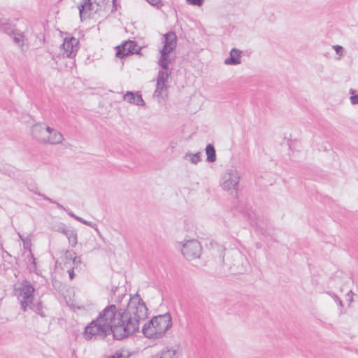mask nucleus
I'll list each match as a JSON object with an SVG mask.
<instances>
[{
  "instance_id": "obj_1",
  "label": "nucleus",
  "mask_w": 358,
  "mask_h": 358,
  "mask_svg": "<svg viewBox=\"0 0 358 358\" xmlns=\"http://www.w3.org/2000/svg\"><path fill=\"white\" fill-rule=\"evenodd\" d=\"M148 308L138 294L130 297L125 309L115 305L106 306L99 316L88 324L83 332L86 340H103L113 335L122 340L138 331L140 322L147 317Z\"/></svg>"
},
{
  "instance_id": "obj_2",
  "label": "nucleus",
  "mask_w": 358,
  "mask_h": 358,
  "mask_svg": "<svg viewBox=\"0 0 358 358\" xmlns=\"http://www.w3.org/2000/svg\"><path fill=\"white\" fill-rule=\"evenodd\" d=\"M227 264L229 269L234 273H242L247 271L248 262L246 257L238 250H232L228 252Z\"/></svg>"
},
{
  "instance_id": "obj_3",
  "label": "nucleus",
  "mask_w": 358,
  "mask_h": 358,
  "mask_svg": "<svg viewBox=\"0 0 358 358\" xmlns=\"http://www.w3.org/2000/svg\"><path fill=\"white\" fill-rule=\"evenodd\" d=\"M240 178V174L236 169H228L222 176L220 186L223 190L227 191L231 194H233L234 192H236L238 188Z\"/></svg>"
},
{
  "instance_id": "obj_4",
  "label": "nucleus",
  "mask_w": 358,
  "mask_h": 358,
  "mask_svg": "<svg viewBox=\"0 0 358 358\" xmlns=\"http://www.w3.org/2000/svg\"><path fill=\"white\" fill-rule=\"evenodd\" d=\"M19 290L18 299L20 301L21 307L24 311H27L29 303L34 301L35 289L29 282L24 281L20 285Z\"/></svg>"
},
{
  "instance_id": "obj_5",
  "label": "nucleus",
  "mask_w": 358,
  "mask_h": 358,
  "mask_svg": "<svg viewBox=\"0 0 358 358\" xmlns=\"http://www.w3.org/2000/svg\"><path fill=\"white\" fill-rule=\"evenodd\" d=\"M0 31L11 36L13 42L23 50V46L27 40L22 31L6 21L0 22Z\"/></svg>"
},
{
  "instance_id": "obj_6",
  "label": "nucleus",
  "mask_w": 358,
  "mask_h": 358,
  "mask_svg": "<svg viewBox=\"0 0 358 358\" xmlns=\"http://www.w3.org/2000/svg\"><path fill=\"white\" fill-rule=\"evenodd\" d=\"M201 250L202 248L200 243L195 239L186 241L182 245V248L181 249L182 255L188 260L199 257Z\"/></svg>"
},
{
  "instance_id": "obj_7",
  "label": "nucleus",
  "mask_w": 358,
  "mask_h": 358,
  "mask_svg": "<svg viewBox=\"0 0 358 358\" xmlns=\"http://www.w3.org/2000/svg\"><path fill=\"white\" fill-rule=\"evenodd\" d=\"M152 320L158 327V336H164L166 332L172 327L171 316L169 313L153 317Z\"/></svg>"
},
{
  "instance_id": "obj_8",
  "label": "nucleus",
  "mask_w": 358,
  "mask_h": 358,
  "mask_svg": "<svg viewBox=\"0 0 358 358\" xmlns=\"http://www.w3.org/2000/svg\"><path fill=\"white\" fill-rule=\"evenodd\" d=\"M140 50L141 48L135 41L129 40L116 47V55L120 58H124L129 55L137 54Z\"/></svg>"
},
{
  "instance_id": "obj_9",
  "label": "nucleus",
  "mask_w": 358,
  "mask_h": 358,
  "mask_svg": "<svg viewBox=\"0 0 358 358\" xmlns=\"http://www.w3.org/2000/svg\"><path fill=\"white\" fill-rule=\"evenodd\" d=\"M79 41L74 37L66 38L62 45V56L64 57L73 58L76 55L78 50Z\"/></svg>"
},
{
  "instance_id": "obj_10",
  "label": "nucleus",
  "mask_w": 358,
  "mask_h": 358,
  "mask_svg": "<svg viewBox=\"0 0 358 358\" xmlns=\"http://www.w3.org/2000/svg\"><path fill=\"white\" fill-rule=\"evenodd\" d=\"M47 136L43 142L44 144H59L62 143L64 139L63 135L59 131L50 127H47Z\"/></svg>"
},
{
  "instance_id": "obj_11",
  "label": "nucleus",
  "mask_w": 358,
  "mask_h": 358,
  "mask_svg": "<svg viewBox=\"0 0 358 358\" xmlns=\"http://www.w3.org/2000/svg\"><path fill=\"white\" fill-rule=\"evenodd\" d=\"M47 127L48 126L44 123H38L34 124L31 128V134L33 137L38 141L43 143L48 133Z\"/></svg>"
},
{
  "instance_id": "obj_12",
  "label": "nucleus",
  "mask_w": 358,
  "mask_h": 358,
  "mask_svg": "<svg viewBox=\"0 0 358 358\" xmlns=\"http://www.w3.org/2000/svg\"><path fill=\"white\" fill-rule=\"evenodd\" d=\"M142 332L148 338L157 339L162 337L158 336V327L152 319L143 326Z\"/></svg>"
},
{
  "instance_id": "obj_13",
  "label": "nucleus",
  "mask_w": 358,
  "mask_h": 358,
  "mask_svg": "<svg viewBox=\"0 0 358 358\" xmlns=\"http://www.w3.org/2000/svg\"><path fill=\"white\" fill-rule=\"evenodd\" d=\"M123 100L129 103L136 104L137 106H143L145 105V101L139 92L134 93L130 91L127 92L123 96Z\"/></svg>"
},
{
  "instance_id": "obj_14",
  "label": "nucleus",
  "mask_w": 358,
  "mask_h": 358,
  "mask_svg": "<svg viewBox=\"0 0 358 358\" xmlns=\"http://www.w3.org/2000/svg\"><path fill=\"white\" fill-rule=\"evenodd\" d=\"M164 45L162 49L173 51L176 47V35L174 32H168L164 35Z\"/></svg>"
},
{
  "instance_id": "obj_15",
  "label": "nucleus",
  "mask_w": 358,
  "mask_h": 358,
  "mask_svg": "<svg viewBox=\"0 0 358 358\" xmlns=\"http://www.w3.org/2000/svg\"><path fill=\"white\" fill-rule=\"evenodd\" d=\"M241 51L236 48H232L229 53V57L224 59L226 65H238L241 62Z\"/></svg>"
},
{
  "instance_id": "obj_16",
  "label": "nucleus",
  "mask_w": 358,
  "mask_h": 358,
  "mask_svg": "<svg viewBox=\"0 0 358 358\" xmlns=\"http://www.w3.org/2000/svg\"><path fill=\"white\" fill-rule=\"evenodd\" d=\"M171 51L162 49L160 50V58L159 59V66L164 69H169V65L171 62V59L169 58V55Z\"/></svg>"
},
{
  "instance_id": "obj_17",
  "label": "nucleus",
  "mask_w": 358,
  "mask_h": 358,
  "mask_svg": "<svg viewBox=\"0 0 358 358\" xmlns=\"http://www.w3.org/2000/svg\"><path fill=\"white\" fill-rule=\"evenodd\" d=\"M176 354L173 348H164L162 351L157 353L152 358H173Z\"/></svg>"
},
{
  "instance_id": "obj_18",
  "label": "nucleus",
  "mask_w": 358,
  "mask_h": 358,
  "mask_svg": "<svg viewBox=\"0 0 358 358\" xmlns=\"http://www.w3.org/2000/svg\"><path fill=\"white\" fill-rule=\"evenodd\" d=\"M167 91V83L157 82V88L154 92V96L158 98L164 99V93Z\"/></svg>"
},
{
  "instance_id": "obj_19",
  "label": "nucleus",
  "mask_w": 358,
  "mask_h": 358,
  "mask_svg": "<svg viewBox=\"0 0 358 358\" xmlns=\"http://www.w3.org/2000/svg\"><path fill=\"white\" fill-rule=\"evenodd\" d=\"M206 153L207 156V161L209 162H214L216 161V151L215 147L212 144H208L206 147Z\"/></svg>"
},
{
  "instance_id": "obj_20",
  "label": "nucleus",
  "mask_w": 358,
  "mask_h": 358,
  "mask_svg": "<svg viewBox=\"0 0 358 358\" xmlns=\"http://www.w3.org/2000/svg\"><path fill=\"white\" fill-rule=\"evenodd\" d=\"M28 309L32 310L36 313H37L38 315H41L43 317H45L46 315L45 311L43 310L41 302H37L34 303L33 301L31 303H29Z\"/></svg>"
},
{
  "instance_id": "obj_21",
  "label": "nucleus",
  "mask_w": 358,
  "mask_h": 358,
  "mask_svg": "<svg viewBox=\"0 0 358 358\" xmlns=\"http://www.w3.org/2000/svg\"><path fill=\"white\" fill-rule=\"evenodd\" d=\"M201 153L198 152L195 154L187 152L185 154L184 158L187 160L190 161L194 164H197L201 160Z\"/></svg>"
},
{
  "instance_id": "obj_22",
  "label": "nucleus",
  "mask_w": 358,
  "mask_h": 358,
  "mask_svg": "<svg viewBox=\"0 0 358 358\" xmlns=\"http://www.w3.org/2000/svg\"><path fill=\"white\" fill-rule=\"evenodd\" d=\"M66 238H68L69 244L72 247H75L78 243L77 232L74 229H71V231L67 233Z\"/></svg>"
},
{
  "instance_id": "obj_23",
  "label": "nucleus",
  "mask_w": 358,
  "mask_h": 358,
  "mask_svg": "<svg viewBox=\"0 0 358 358\" xmlns=\"http://www.w3.org/2000/svg\"><path fill=\"white\" fill-rule=\"evenodd\" d=\"M171 74V71L169 69L164 70L162 69L158 72L157 82L166 83H167L168 78Z\"/></svg>"
},
{
  "instance_id": "obj_24",
  "label": "nucleus",
  "mask_w": 358,
  "mask_h": 358,
  "mask_svg": "<svg viewBox=\"0 0 358 358\" xmlns=\"http://www.w3.org/2000/svg\"><path fill=\"white\" fill-rule=\"evenodd\" d=\"M243 214L251 221L252 224L255 223V220L257 217L256 213L252 210L250 208L246 206L243 210Z\"/></svg>"
},
{
  "instance_id": "obj_25",
  "label": "nucleus",
  "mask_w": 358,
  "mask_h": 358,
  "mask_svg": "<svg viewBox=\"0 0 358 358\" xmlns=\"http://www.w3.org/2000/svg\"><path fill=\"white\" fill-rule=\"evenodd\" d=\"M129 353L127 350H117L114 355L110 356L108 358H129Z\"/></svg>"
},
{
  "instance_id": "obj_26",
  "label": "nucleus",
  "mask_w": 358,
  "mask_h": 358,
  "mask_svg": "<svg viewBox=\"0 0 358 358\" xmlns=\"http://www.w3.org/2000/svg\"><path fill=\"white\" fill-rule=\"evenodd\" d=\"M350 94H351L350 97V102L352 105L358 104V94L355 93V90L350 89Z\"/></svg>"
},
{
  "instance_id": "obj_27",
  "label": "nucleus",
  "mask_w": 358,
  "mask_h": 358,
  "mask_svg": "<svg viewBox=\"0 0 358 358\" xmlns=\"http://www.w3.org/2000/svg\"><path fill=\"white\" fill-rule=\"evenodd\" d=\"M78 222L87 225V226H89L93 229H94L96 230V231L99 234V229L97 227V225L96 223H94L92 222H90V221H87L84 219H83L82 217H80V220H79Z\"/></svg>"
},
{
  "instance_id": "obj_28",
  "label": "nucleus",
  "mask_w": 358,
  "mask_h": 358,
  "mask_svg": "<svg viewBox=\"0 0 358 358\" xmlns=\"http://www.w3.org/2000/svg\"><path fill=\"white\" fill-rule=\"evenodd\" d=\"M333 49L335 50L336 53L339 55L338 59H340L341 57L343 55V48L341 45H333Z\"/></svg>"
},
{
  "instance_id": "obj_29",
  "label": "nucleus",
  "mask_w": 358,
  "mask_h": 358,
  "mask_svg": "<svg viewBox=\"0 0 358 358\" xmlns=\"http://www.w3.org/2000/svg\"><path fill=\"white\" fill-rule=\"evenodd\" d=\"M189 5L201 6L203 5L204 0H186Z\"/></svg>"
},
{
  "instance_id": "obj_30",
  "label": "nucleus",
  "mask_w": 358,
  "mask_h": 358,
  "mask_svg": "<svg viewBox=\"0 0 358 358\" xmlns=\"http://www.w3.org/2000/svg\"><path fill=\"white\" fill-rule=\"evenodd\" d=\"M64 223L55 224H53L51 228L53 231L59 232L61 231L62 227L64 226Z\"/></svg>"
},
{
  "instance_id": "obj_31",
  "label": "nucleus",
  "mask_w": 358,
  "mask_h": 358,
  "mask_svg": "<svg viewBox=\"0 0 358 358\" xmlns=\"http://www.w3.org/2000/svg\"><path fill=\"white\" fill-rule=\"evenodd\" d=\"M71 229H72V227H68L64 224L59 232L62 233L63 234H64L66 236L67 233H69Z\"/></svg>"
},
{
  "instance_id": "obj_32",
  "label": "nucleus",
  "mask_w": 358,
  "mask_h": 358,
  "mask_svg": "<svg viewBox=\"0 0 358 358\" xmlns=\"http://www.w3.org/2000/svg\"><path fill=\"white\" fill-rule=\"evenodd\" d=\"M36 194H38V195H40V196H41L43 198V199H45V200L48 201L49 203H56V201H53L52 199H50V197H48V196H45V195H44V194H41V193H36Z\"/></svg>"
},
{
  "instance_id": "obj_33",
  "label": "nucleus",
  "mask_w": 358,
  "mask_h": 358,
  "mask_svg": "<svg viewBox=\"0 0 358 358\" xmlns=\"http://www.w3.org/2000/svg\"><path fill=\"white\" fill-rule=\"evenodd\" d=\"M66 211L68 213L69 216H71V217L74 218L77 221L80 220V217H78V216L76 215L72 211H70L69 210H66Z\"/></svg>"
},
{
  "instance_id": "obj_34",
  "label": "nucleus",
  "mask_w": 358,
  "mask_h": 358,
  "mask_svg": "<svg viewBox=\"0 0 358 358\" xmlns=\"http://www.w3.org/2000/svg\"><path fill=\"white\" fill-rule=\"evenodd\" d=\"M149 3H150L152 6H157L158 3H159V0H146Z\"/></svg>"
},
{
  "instance_id": "obj_35",
  "label": "nucleus",
  "mask_w": 358,
  "mask_h": 358,
  "mask_svg": "<svg viewBox=\"0 0 358 358\" xmlns=\"http://www.w3.org/2000/svg\"><path fill=\"white\" fill-rule=\"evenodd\" d=\"M348 296H350L348 301L350 303L352 302L353 301V298H352V296H353V292L352 291H350L348 294Z\"/></svg>"
},
{
  "instance_id": "obj_36",
  "label": "nucleus",
  "mask_w": 358,
  "mask_h": 358,
  "mask_svg": "<svg viewBox=\"0 0 358 358\" xmlns=\"http://www.w3.org/2000/svg\"><path fill=\"white\" fill-rule=\"evenodd\" d=\"M54 204H55L59 209L66 210V209L58 202L56 201Z\"/></svg>"
},
{
  "instance_id": "obj_37",
  "label": "nucleus",
  "mask_w": 358,
  "mask_h": 358,
  "mask_svg": "<svg viewBox=\"0 0 358 358\" xmlns=\"http://www.w3.org/2000/svg\"><path fill=\"white\" fill-rule=\"evenodd\" d=\"M334 296L335 298H336V299L338 300V305H339L340 306H343V302H342V301H341V300L338 297V296H337V295H336V294H334Z\"/></svg>"
},
{
  "instance_id": "obj_38",
  "label": "nucleus",
  "mask_w": 358,
  "mask_h": 358,
  "mask_svg": "<svg viewBox=\"0 0 358 358\" xmlns=\"http://www.w3.org/2000/svg\"><path fill=\"white\" fill-rule=\"evenodd\" d=\"M78 262H80V258H79L78 257H76H76L73 258V264H77V263H78Z\"/></svg>"
},
{
  "instance_id": "obj_39",
  "label": "nucleus",
  "mask_w": 358,
  "mask_h": 358,
  "mask_svg": "<svg viewBox=\"0 0 358 358\" xmlns=\"http://www.w3.org/2000/svg\"><path fill=\"white\" fill-rule=\"evenodd\" d=\"M69 277L72 280L74 277V273L73 271H69Z\"/></svg>"
},
{
  "instance_id": "obj_40",
  "label": "nucleus",
  "mask_w": 358,
  "mask_h": 358,
  "mask_svg": "<svg viewBox=\"0 0 358 358\" xmlns=\"http://www.w3.org/2000/svg\"><path fill=\"white\" fill-rule=\"evenodd\" d=\"M328 294H329L330 296H331L334 299V300H335V301H336V302H338V300L336 299V298H335V297L334 296V293L328 292Z\"/></svg>"
},
{
  "instance_id": "obj_41",
  "label": "nucleus",
  "mask_w": 358,
  "mask_h": 358,
  "mask_svg": "<svg viewBox=\"0 0 358 358\" xmlns=\"http://www.w3.org/2000/svg\"><path fill=\"white\" fill-rule=\"evenodd\" d=\"M18 236L24 242V244H25V240L22 238V236L20 235V234H18Z\"/></svg>"
}]
</instances>
